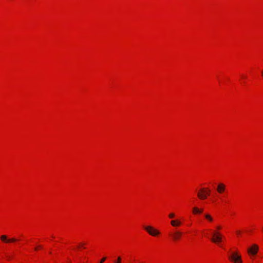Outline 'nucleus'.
I'll return each mask as SVG.
<instances>
[{
	"label": "nucleus",
	"instance_id": "f257e3e1",
	"mask_svg": "<svg viewBox=\"0 0 263 263\" xmlns=\"http://www.w3.org/2000/svg\"><path fill=\"white\" fill-rule=\"evenodd\" d=\"M213 237L211 239L212 242L215 243H219L222 241V235L218 231H214L212 234Z\"/></svg>",
	"mask_w": 263,
	"mask_h": 263
},
{
	"label": "nucleus",
	"instance_id": "f03ea898",
	"mask_svg": "<svg viewBox=\"0 0 263 263\" xmlns=\"http://www.w3.org/2000/svg\"><path fill=\"white\" fill-rule=\"evenodd\" d=\"M210 190L203 188L201 189L200 192L198 193L197 196L200 199H205L207 196L210 195Z\"/></svg>",
	"mask_w": 263,
	"mask_h": 263
},
{
	"label": "nucleus",
	"instance_id": "7ed1b4c3",
	"mask_svg": "<svg viewBox=\"0 0 263 263\" xmlns=\"http://www.w3.org/2000/svg\"><path fill=\"white\" fill-rule=\"evenodd\" d=\"M144 228L152 236H156L160 234L159 231L151 226H145Z\"/></svg>",
	"mask_w": 263,
	"mask_h": 263
},
{
	"label": "nucleus",
	"instance_id": "20e7f679",
	"mask_svg": "<svg viewBox=\"0 0 263 263\" xmlns=\"http://www.w3.org/2000/svg\"><path fill=\"white\" fill-rule=\"evenodd\" d=\"M258 247L256 245H253L251 248H248V254L255 256L258 252Z\"/></svg>",
	"mask_w": 263,
	"mask_h": 263
},
{
	"label": "nucleus",
	"instance_id": "39448f33",
	"mask_svg": "<svg viewBox=\"0 0 263 263\" xmlns=\"http://www.w3.org/2000/svg\"><path fill=\"white\" fill-rule=\"evenodd\" d=\"M229 259L234 261V263H241L242 261L241 256L235 253L232 254L229 256Z\"/></svg>",
	"mask_w": 263,
	"mask_h": 263
},
{
	"label": "nucleus",
	"instance_id": "423d86ee",
	"mask_svg": "<svg viewBox=\"0 0 263 263\" xmlns=\"http://www.w3.org/2000/svg\"><path fill=\"white\" fill-rule=\"evenodd\" d=\"M171 235L174 241H177L180 239L182 235V233L179 231H175L172 233Z\"/></svg>",
	"mask_w": 263,
	"mask_h": 263
},
{
	"label": "nucleus",
	"instance_id": "0eeeda50",
	"mask_svg": "<svg viewBox=\"0 0 263 263\" xmlns=\"http://www.w3.org/2000/svg\"><path fill=\"white\" fill-rule=\"evenodd\" d=\"M1 239L2 241L7 242V243H10V242H14L17 240L14 238H12L11 239H8L7 237L5 235H2L1 236Z\"/></svg>",
	"mask_w": 263,
	"mask_h": 263
},
{
	"label": "nucleus",
	"instance_id": "6e6552de",
	"mask_svg": "<svg viewBox=\"0 0 263 263\" xmlns=\"http://www.w3.org/2000/svg\"><path fill=\"white\" fill-rule=\"evenodd\" d=\"M225 190V185L223 183H219L217 188V191L219 193H222Z\"/></svg>",
	"mask_w": 263,
	"mask_h": 263
},
{
	"label": "nucleus",
	"instance_id": "1a4fd4ad",
	"mask_svg": "<svg viewBox=\"0 0 263 263\" xmlns=\"http://www.w3.org/2000/svg\"><path fill=\"white\" fill-rule=\"evenodd\" d=\"M171 224L173 227H179L181 224V222L179 220H173L171 221Z\"/></svg>",
	"mask_w": 263,
	"mask_h": 263
},
{
	"label": "nucleus",
	"instance_id": "9d476101",
	"mask_svg": "<svg viewBox=\"0 0 263 263\" xmlns=\"http://www.w3.org/2000/svg\"><path fill=\"white\" fill-rule=\"evenodd\" d=\"M203 212V209H199L197 207H194L193 208V213L194 214H201Z\"/></svg>",
	"mask_w": 263,
	"mask_h": 263
},
{
	"label": "nucleus",
	"instance_id": "9b49d317",
	"mask_svg": "<svg viewBox=\"0 0 263 263\" xmlns=\"http://www.w3.org/2000/svg\"><path fill=\"white\" fill-rule=\"evenodd\" d=\"M204 216L206 219H207L209 221H210L211 222H212L213 220V218L210 214H205Z\"/></svg>",
	"mask_w": 263,
	"mask_h": 263
},
{
	"label": "nucleus",
	"instance_id": "f8f14e48",
	"mask_svg": "<svg viewBox=\"0 0 263 263\" xmlns=\"http://www.w3.org/2000/svg\"><path fill=\"white\" fill-rule=\"evenodd\" d=\"M114 263H121V257L120 256H118L117 260L115 261Z\"/></svg>",
	"mask_w": 263,
	"mask_h": 263
},
{
	"label": "nucleus",
	"instance_id": "ddd939ff",
	"mask_svg": "<svg viewBox=\"0 0 263 263\" xmlns=\"http://www.w3.org/2000/svg\"><path fill=\"white\" fill-rule=\"evenodd\" d=\"M168 217L170 218H173L175 217V214L174 213H170L169 215H168Z\"/></svg>",
	"mask_w": 263,
	"mask_h": 263
},
{
	"label": "nucleus",
	"instance_id": "4468645a",
	"mask_svg": "<svg viewBox=\"0 0 263 263\" xmlns=\"http://www.w3.org/2000/svg\"><path fill=\"white\" fill-rule=\"evenodd\" d=\"M106 257H103L100 261V263H103L104 261L106 260Z\"/></svg>",
	"mask_w": 263,
	"mask_h": 263
},
{
	"label": "nucleus",
	"instance_id": "2eb2a0df",
	"mask_svg": "<svg viewBox=\"0 0 263 263\" xmlns=\"http://www.w3.org/2000/svg\"><path fill=\"white\" fill-rule=\"evenodd\" d=\"M216 228L217 230H220L221 229V227L219 226H218L216 227Z\"/></svg>",
	"mask_w": 263,
	"mask_h": 263
},
{
	"label": "nucleus",
	"instance_id": "dca6fc26",
	"mask_svg": "<svg viewBox=\"0 0 263 263\" xmlns=\"http://www.w3.org/2000/svg\"><path fill=\"white\" fill-rule=\"evenodd\" d=\"M250 255V258H251V259H253V257H254V256H251V255Z\"/></svg>",
	"mask_w": 263,
	"mask_h": 263
},
{
	"label": "nucleus",
	"instance_id": "f3484780",
	"mask_svg": "<svg viewBox=\"0 0 263 263\" xmlns=\"http://www.w3.org/2000/svg\"><path fill=\"white\" fill-rule=\"evenodd\" d=\"M261 75H262V76L263 77V70L261 71Z\"/></svg>",
	"mask_w": 263,
	"mask_h": 263
}]
</instances>
